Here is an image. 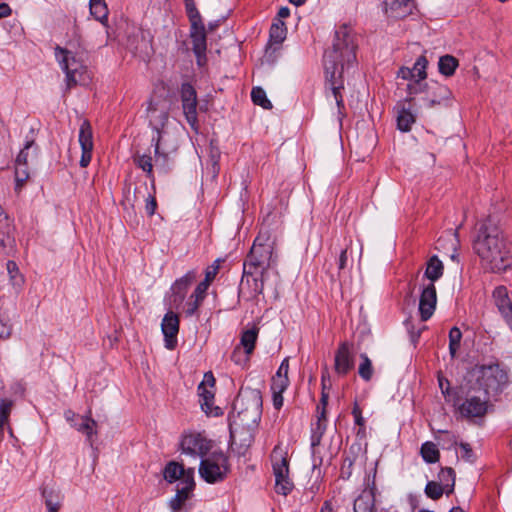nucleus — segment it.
<instances>
[{
    "mask_svg": "<svg viewBox=\"0 0 512 512\" xmlns=\"http://www.w3.org/2000/svg\"><path fill=\"white\" fill-rule=\"evenodd\" d=\"M191 471L192 480H194V468H187L185 469L183 464H180L176 461H170L166 464L164 471H163V477L164 479L169 482L173 483L177 480H179V483L177 485H183L184 481L186 479V476Z\"/></svg>",
    "mask_w": 512,
    "mask_h": 512,
    "instance_id": "21",
    "label": "nucleus"
},
{
    "mask_svg": "<svg viewBox=\"0 0 512 512\" xmlns=\"http://www.w3.org/2000/svg\"><path fill=\"white\" fill-rule=\"evenodd\" d=\"M397 76L404 80H416V75L413 74V70L408 67H401L397 73Z\"/></svg>",
    "mask_w": 512,
    "mask_h": 512,
    "instance_id": "61",
    "label": "nucleus"
},
{
    "mask_svg": "<svg viewBox=\"0 0 512 512\" xmlns=\"http://www.w3.org/2000/svg\"><path fill=\"white\" fill-rule=\"evenodd\" d=\"M29 178L27 166L15 164V191L19 193Z\"/></svg>",
    "mask_w": 512,
    "mask_h": 512,
    "instance_id": "41",
    "label": "nucleus"
},
{
    "mask_svg": "<svg viewBox=\"0 0 512 512\" xmlns=\"http://www.w3.org/2000/svg\"><path fill=\"white\" fill-rule=\"evenodd\" d=\"M288 372H289V359L285 358L281 362V364H280V366H279L275 376L288 377Z\"/></svg>",
    "mask_w": 512,
    "mask_h": 512,
    "instance_id": "62",
    "label": "nucleus"
},
{
    "mask_svg": "<svg viewBox=\"0 0 512 512\" xmlns=\"http://www.w3.org/2000/svg\"><path fill=\"white\" fill-rule=\"evenodd\" d=\"M361 363L358 368V374L364 381H370L373 376L372 362L366 354H361Z\"/></svg>",
    "mask_w": 512,
    "mask_h": 512,
    "instance_id": "38",
    "label": "nucleus"
},
{
    "mask_svg": "<svg viewBox=\"0 0 512 512\" xmlns=\"http://www.w3.org/2000/svg\"><path fill=\"white\" fill-rule=\"evenodd\" d=\"M446 493V489L435 481H429L425 487V494L432 500H438Z\"/></svg>",
    "mask_w": 512,
    "mask_h": 512,
    "instance_id": "43",
    "label": "nucleus"
},
{
    "mask_svg": "<svg viewBox=\"0 0 512 512\" xmlns=\"http://www.w3.org/2000/svg\"><path fill=\"white\" fill-rule=\"evenodd\" d=\"M55 57L66 74L68 87L76 85L81 80L82 70L84 69L82 63L76 59L71 51L60 46L55 48Z\"/></svg>",
    "mask_w": 512,
    "mask_h": 512,
    "instance_id": "11",
    "label": "nucleus"
},
{
    "mask_svg": "<svg viewBox=\"0 0 512 512\" xmlns=\"http://www.w3.org/2000/svg\"><path fill=\"white\" fill-rule=\"evenodd\" d=\"M179 323V317L173 311H168L162 320L161 329L164 335L165 347L169 350L175 349L177 345Z\"/></svg>",
    "mask_w": 512,
    "mask_h": 512,
    "instance_id": "17",
    "label": "nucleus"
},
{
    "mask_svg": "<svg viewBox=\"0 0 512 512\" xmlns=\"http://www.w3.org/2000/svg\"><path fill=\"white\" fill-rule=\"evenodd\" d=\"M13 408V401L9 399L0 400V429L3 430L8 425L9 416Z\"/></svg>",
    "mask_w": 512,
    "mask_h": 512,
    "instance_id": "40",
    "label": "nucleus"
},
{
    "mask_svg": "<svg viewBox=\"0 0 512 512\" xmlns=\"http://www.w3.org/2000/svg\"><path fill=\"white\" fill-rule=\"evenodd\" d=\"M91 15L102 24H106L108 21V8L106 3L104 4H91L90 5Z\"/></svg>",
    "mask_w": 512,
    "mask_h": 512,
    "instance_id": "44",
    "label": "nucleus"
},
{
    "mask_svg": "<svg viewBox=\"0 0 512 512\" xmlns=\"http://www.w3.org/2000/svg\"><path fill=\"white\" fill-rule=\"evenodd\" d=\"M498 310L505 318L506 322L512 326V302L510 301L506 305H503V307H500Z\"/></svg>",
    "mask_w": 512,
    "mask_h": 512,
    "instance_id": "60",
    "label": "nucleus"
},
{
    "mask_svg": "<svg viewBox=\"0 0 512 512\" xmlns=\"http://www.w3.org/2000/svg\"><path fill=\"white\" fill-rule=\"evenodd\" d=\"M290 384L288 377L273 376L271 381V391L273 406L276 410H280L283 406V393L286 391Z\"/></svg>",
    "mask_w": 512,
    "mask_h": 512,
    "instance_id": "25",
    "label": "nucleus"
},
{
    "mask_svg": "<svg viewBox=\"0 0 512 512\" xmlns=\"http://www.w3.org/2000/svg\"><path fill=\"white\" fill-rule=\"evenodd\" d=\"M229 472L228 457L221 451H212L200 461L199 474L207 483L223 481Z\"/></svg>",
    "mask_w": 512,
    "mask_h": 512,
    "instance_id": "8",
    "label": "nucleus"
},
{
    "mask_svg": "<svg viewBox=\"0 0 512 512\" xmlns=\"http://www.w3.org/2000/svg\"><path fill=\"white\" fill-rule=\"evenodd\" d=\"M444 271V266L442 261L436 256H432L426 266L425 276L431 281L430 283H434L440 277H442Z\"/></svg>",
    "mask_w": 512,
    "mask_h": 512,
    "instance_id": "27",
    "label": "nucleus"
},
{
    "mask_svg": "<svg viewBox=\"0 0 512 512\" xmlns=\"http://www.w3.org/2000/svg\"><path fill=\"white\" fill-rule=\"evenodd\" d=\"M257 337H258V328H256V327L247 329L242 333L239 347L240 346L243 347L247 356L252 354V352L255 348Z\"/></svg>",
    "mask_w": 512,
    "mask_h": 512,
    "instance_id": "29",
    "label": "nucleus"
},
{
    "mask_svg": "<svg viewBox=\"0 0 512 512\" xmlns=\"http://www.w3.org/2000/svg\"><path fill=\"white\" fill-rule=\"evenodd\" d=\"M462 339L461 330L454 326L449 331V352L452 357H455Z\"/></svg>",
    "mask_w": 512,
    "mask_h": 512,
    "instance_id": "39",
    "label": "nucleus"
},
{
    "mask_svg": "<svg viewBox=\"0 0 512 512\" xmlns=\"http://www.w3.org/2000/svg\"><path fill=\"white\" fill-rule=\"evenodd\" d=\"M326 376H328V373H323L322 374V393H321V398H320V408H326L327 404H328V399H329V394L326 392V384H325V381H326Z\"/></svg>",
    "mask_w": 512,
    "mask_h": 512,
    "instance_id": "59",
    "label": "nucleus"
},
{
    "mask_svg": "<svg viewBox=\"0 0 512 512\" xmlns=\"http://www.w3.org/2000/svg\"><path fill=\"white\" fill-rule=\"evenodd\" d=\"M274 246V239L267 232H260L244 261L241 286H250L253 296L263 292V273L276 261Z\"/></svg>",
    "mask_w": 512,
    "mask_h": 512,
    "instance_id": "3",
    "label": "nucleus"
},
{
    "mask_svg": "<svg viewBox=\"0 0 512 512\" xmlns=\"http://www.w3.org/2000/svg\"><path fill=\"white\" fill-rule=\"evenodd\" d=\"M436 439L445 448H450L457 445L456 435L446 430H439Z\"/></svg>",
    "mask_w": 512,
    "mask_h": 512,
    "instance_id": "46",
    "label": "nucleus"
},
{
    "mask_svg": "<svg viewBox=\"0 0 512 512\" xmlns=\"http://www.w3.org/2000/svg\"><path fill=\"white\" fill-rule=\"evenodd\" d=\"M429 89L431 90V95L425 98L429 108H432L436 105L449 104L452 97V92L447 86L434 83L433 85L429 86Z\"/></svg>",
    "mask_w": 512,
    "mask_h": 512,
    "instance_id": "22",
    "label": "nucleus"
},
{
    "mask_svg": "<svg viewBox=\"0 0 512 512\" xmlns=\"http://www.w3.org/2000/svg\"><path fill=\"white\" fill-rule=\"evenodd\" d=\"M355 365L352 345L348 342L339 344L335 352L334 369L339 376L347 375Z\"/></svg>",
    "mask_w": 512,
    "mask_h": 512,
    "instance_id": "15",
    "label": "nucleus"
},
{
    "mask_svg": "<svg viewBox=\"0 0 512 512\" xmlns=\"http://www.w3.org/2000/svg\"><path fill=\"white\" fill-rule=\"evenodd\" d=\"M211 284L206 283L205 281H201L195 288L194 292L191 294L192 298H197L199 300L204 301L206 297L207 290Z\"/></svg>",
    "mask_w": 512,
    "mask_h": 512,
    "instance_id": "55",
    "label": "nucleus"
},
{
    "mask_svg": "<svg viewBox=\"0 0 512 512\" xmlns=\"http://www.w3.org/2000/svg\"><path fill=\"white\" fill-rule=\"evenodd\" d=\"M202 302H203L202 300H199L197 298H192V295H191L189 297V299L187 300V302L183 306L185 315L187 317L193 316L197 312L198 308L201 306Z\"/></svg>",
    "mask_w": 512,
    "mask_h": 512,
    "instance_id": "50",
    "label": "nucleus"
},
{
    "mask_svg": "<svg viewBox=\"0 0 512 512\" xmlns=\"http://www.w3.org/2000/svg\"><path fill=\"white\" fill-rule=\"evenodd\" d=\"M213 441L208 439L204 434L198 432H189L182 436L180 441V449L183 454L190 455L194 458H206L212 450Z\"/></svg>",
    "mask_w": 512,
    "mask_h": 512,
    "instance_id": "10",
    "label": "nucleus"
},
{
    "mask_svg": "<svg viewBox=\"0 0 512 512\" xmlns=\"http://www.w3.org/2000/svg\"><path fill=\"white\" fill-rule=\"evenodd\" d=\"M262 415V396L259 391L240 392L233 403L230 418L238 425L251 427L258 424Z\"/></svg>",
    "mask_w": 512,
    "mask_h": 512,
    "instance_id": "4",
    "label": "nucleus"
},
{
    "mask_svg": "<svg viewBox=\"0 0 512 512\" xmlns=\"http://www.w3.org/2000/svg\"><path fill=\"white\" fill-rule=\"evenodd\" d=\"M438 66L441 74L445 76H452L458 67V60L454 56L444 55L440 57Z\"/></svg>",
    "mask_w": 512,
    "mask_h": 512,
    "instance_id": "33",
    "label": "nucleus"
},
{
    "mask_svg": "<svg viewBox=\"0 0 512 512\" xmlns=\"http://www.w3.org/2000/svg\"><path fill=\"white\" fill-rule=\"evenodd\" d=\"M48 512H58L62 505L61 491L55 485H44L41 489Z\"/></svg>",
    "mask_w": 512,
    "mask_h": 512,
    "instance_id": "24",
    "label": "nucleus"
},
{
    "mask_svg": "<svg viewBox=\"0 0 512 512\" xmlns=\"http://www.w3.org/2000/svg\"><path fill=\"white\" fill-rule=\"evenodd\" d=\"M79 422H75L72 426L78 431L86 435V440L90 446H93V436L97 435V422L90 415L81 416Z\"/></svg>",
    "mask_w": 512,
    "mask_h": 512,
    "instance_id": "26",
    "label": "nucleus"
},
{
    "mask_svg": "<svg viewBox=\"0 0 512 512\" xmlns=\"http://www.w3.org/2000/svg\"><path fill=\"white\" fill-rule=\"evenodd\" d=\"M147 118L149 127L153 130L152 145L154 146L155 157L166 159L167 154L161 152L162 139L169 120V111L164 103L150 100L147 107Z\"/></svg>",
    "mask_w": 512,
    "mask_h": 512,
    "instance_id": "6",
    "label": "nucleus"
},
{
    "mask_svg": "<svg viewBox=\"0 0 512 512\" xmlns=\"http://www.w3.org/2000/svg\"><path fill=\"white\" fill-rule=\"evenodd\" d=\"M412 0H385V12L389 17L400 19L411 14Z\"/></svg>",
    "mask_w": 512,
    "mask_h": 512,
    "instance_id": "23",
    "label": "nucleus"
},
{
    "mask_svg": "<svg viewBox=\"0 0 512 512\" xmlns=\"http://www.w3.org/2000/svg\"><path fill=\"white\" fill-rule=\"evenodd\" d=\"M189 37L192 43V50L200 51L207 49V32L201 16L189 18Z\"/></svg>",
    "mask_w": 512,
    "mask_h": 512,
    "instance_id": "19",
    "label": "nucleus"
},
{
    "mask_svg": "<svg viewBox=\"0 0 512 512\" xmlns=\"http://www.w3.org/2000/svg\"><path fill=\"white\" fill-rule=\"evenodd\" d=\"M196 56V62L199 66H204L207 62L206 51L207 49H201L200 51L192 50Z\"/></svg>",
    "mask_w": 512,
    "mask_h": 512,
    "instance_id": "63",
    "label": "nucleus"
},
{
    "mask_svg": "<svg viewBox=\"0 0 512 512\" xmlns=\"http://www.w3.org/2000/svg\"><path fill=\"white\" fill-rule=\"evenodd\" d=\"M415 122V116L409 109L402 108L397 116V127L403 132L410 131L412 124Z\"/></svg>",
    "mask_w": 512,
    "mask_h": 512,
    "instance_id": "36",
    "label": "nucleus"
},
{
    "mask_svg": "<svg viewBox=\"0 0 512 512\" xmlns=\"http://www.w3.org/2000/svg\"><path fill=\"white\" fill-rule=\"evenodd\" d=\"M493 299L498 309L510 302V299L508 297V291L504 286H499L495 288V290L493 291Z\"/></svg>",
    "mask_w": 512,
    "mask_h": 512,
    "instance_id": "48",
    "label": "nucleus"
},
{
    "mask_svg": "<svg viewBox=\"0 0 512 512\" xmlns=\"http://www.w3.org/2000/svg\"><path fill=\"white\" fill-rule=\"evenodd\" d=\"M476 381L481 392L489 397L500 394L508 384V374L498 363L482 365L475 369Z\"/></svg>",
    "mask_w": 512,
    "mask_h": 512,
    "instance_id": "5",
    "label": "nucleus"
},
{
    "mask_svg": "<svg viewBox=\"0 0 512 512\" xmlns=\"http://www.w3.org/2000/svg\"><path fill=\"white\" fill-rule=\"evenodd\" d=\"M34 145V141L33 140H29L25 143V146L23 149H21V151L19 152V154L17 155V158H16V161H15V164L17 165H22V166H27V163H28V151L29 149Z\"/></svg>",
    "mask_w": 512,
    "mask_h": 512,
    "instance_id": "53",
    "label": "nucleus"
},
{
    "mask_svg": "<svg viewBox=\"0 0 512 512\" xmlns=\"http://www.w3.org/2000/svg\"><path fill=\"white\" fill-rule=\"evenodd\" d=\"M427 86V84H425ZM424 84L419 80H414L407 85V91L410 96L416 95L423 91Z\"/></svg>",
    "mask_w": 512,
    "mask_h": 512,
    "instance_id": "58",
    "label": "nucleus"
},
{
    "mask_svg": "<svg viewBox=\"0 0 512 512\" xmlns=\"http://www.w3.org/2000/svg\"><path fill=\"white\" fill-rule=\"evenodd\" d=\"M184 4H185V10H186L188 19L193 18V17L195 18L197 16H201L200 12L198 11V9L196 7L194 0H184Z\"/></svg>",
    "mask_w": 512,
    "mask_h": 512,
    "instance_id": "56",
    "label": "nucleus"
},
{
    "mask_svg": "<svg viewBox=\"0 0 512 512\" xmlns=\"http://www.w3.org/2000/svg\"><path fill=\"white\" fill-rule=\"evenodd\" d=\"M157 208V201L154 195L148 194L146 198L145 210L148 216H153Z\"/></svg>",
    "mask_w": 512,
    "mask_h": 512,
    "instance_id": "57",
    "label": "nucleus"
},
{
    "mask_svg": "<svg viewBox=\"0 0 512 512\" xmlns=\"http://www.w3.org/2000/svg\"><path fill=\"white\" fill-rule=\"evenodd\" d=\"M79 143L82 150L80 166L87 167L91 162L94 147L92 127L88 120H83L80 125Z\"/></svg>",
    "mask_w": 512,
    "mask_h": 512,
    "instance_id": "16",
    "label": "nucleus"
},
{
    "mask_svg": "<svg viewBox=\"0 0 512 512\" xmlns=\"http://www.w3.org/2000/svg\"><path fill=\"white\" fill-rule=\"evenodd\" d=\"M134 163L144 172H146L147 178L151 181L152 187L154 188L155 177L153 173L152 157L150 155H137L134 157Z\"/></svg>",
    "mask_w": 512,
    "mask_h": 512,
    "instance_id": "30",
    "label": "nucleus"
},
{
    "mask_svg": "<svg viewBox=\"0 0 512 512\" xmlns=\"http://www.w3.org/2000/svg\"><path fill=\"white\" fill-rule=\"evenodd\" d=\"M220 263H221V260L216 259L212 265H210L206 268L205 278L203 281H205L206 283H209V284H211L214 281V279L220 269Z\"/></svg>",
    "mask_w": 512,
    "mask_h": 512,
    "instance_id": "52",
    "label": "nucleus"
},
{
    "mask_svg": "<svg viewBox=\"0 0 512 512\" xmlns=\"http://www.w3.org/2000/svg\"><path fill=\"white\" fill-rule=\"evenodd\" d=\"M354 464V459L350 457H346L343 460L341 469H340V477L344 480H348L352 475V468Z\"/></svg>",
    "mask_w": 512,
    "mask_h": 512,
    "instance_id": "54",
    "label": "nucleus"
},
{
    "mask_svg": "<svg viewBox=\"0 0 512 512\" xmlns=\"http://www.w3.org/2000/svg\"><path fill=\"white\" fill-rule=\"evenodd\" d=\"M287 35V27L283 20L275 19L270 28V41L281 44Z\"/></svg>",
    "mask_w": 512,
    "mask_h": 512,
    "instance_id": "32",
    "label": "nucleus"
},
{
    "mask_svg": "<svg viewBox=\"0 0 512 512\" xmlns=\"http://www.w3.org/2000/svg\"><path fill=\"white\" fill-rule=\"evenodd\" d=\"M474 250L484 268L491 272H502L512 265V244L491 220L480 226Z\"/></svg>",
    "mask_w": 512,
    "mask_h": 512,
    "instance_id": "2",
    "label": "nucleus"
},
{
    "mask_svg": "<svg viewBox=\"0 0 512 512\" xmlns=\"http://www.w3.org/2000/svg\"><path fill=\"white\" fill-rule=\"evenodd\" d=\"M490 406V397L481 391H469L458 410L462 417L467 419L484 417Z\"/></svg>",
    "mask_w": 512,
    "mask_h": 512,
    "instance_id": "9",
    "label": "nucleus"
},
{
    "mask_svg": "<svg viewBox=\"0 0 512 512\" xmlns=\"http://www.w3.org/2000/svg\"><path fill=\"white\" fill-rule=\"evenodd\" d=\"M357 44L352 30L347 25L340 26L336 31L332 47L323 56L326 80L330 85L339 112L344 108L341 90L344 89L343 72L356 61Z\"/></svg>",
    "mask_w": 512,
    "mask_h": 512,
    "instance_id": "1",
    "label": "nucleus"
},
{
    "mask_svg": "<svg viewBox=\"0 0 512 512\" xmlns=\"http://www.w3.org/2000/svg\"><path fill=\"white\" fill-rule=\"evenodd\" d=\"M6 268H7L8 274L10 276V279L12 281V284L14 286H21L23 283V278L19 274V269H18L17 264L14 261L9 260L6 264Z\"/></svg>",
    "mask_w": 512,
    "mask_h": 512,
    "instance_id": "49",
    "label": "nucleus"
},
{
    "mask_svg": "<svg viewBox=\"0 0 512 512\" xmlns=\"http://www.w3.org/2000/svg\"><path fill=\"white\" fill-rule=\"evenodd\" d=\"M13 227L9 220V217L5 214L2 207L0 206V245L5 247L6 240L9 239Z\"/></svg>",
    "mask_w": 512,
    "mask_h": 512,
    "instance_id": "35",
    "label": "nucleus"
},
{
    "mask_svg": "<svg viewBox=\"0 0 512 512\" xmlns=\"http://www.w3.org/2000/svg\"><path fill=\"white\" fill-rule=\"evenodd\" d=\"M460 448L463 451L462 457L466 460H471L473 451L468 443H460Z\"/></svg>",
    "mask_w": 512,
    "mask_h": 512,
    "instance_id": "64",
    "label": "nucleus"
},
{
    "mask_svg": "<svg viewBox=\"0 0 512 512\" xmlns=\"http://www.w3.org/2000/svg\"><path fill=\"white\" fill-rule=\"evenodd\" d=\"M374 496L370 491H363L354 501V512H373Z\"/></svg>",
    "mask_w": 512,
    "mask_h": 512,
    "instance_id": "28",
    "label": "nucleus"
},
{
    "mask_svg": "<svg viewBox=\"0 0 512 512\" xmlns=\"http://www.w3.org/2000/svg\"><path fill=\"white\" fill-rule=\"evenodd\" d=\"M423 460L427 463H436L439 461L440 453L437 449L436 444L433 442H425L421 446L420 450Z\"/></svg>",
    "mask_w": 512,
    "mask_h": 512,
    "instance_id": "34",
    "label": "nucleus"
},
{
    "mask_svg": "<svg viewBox=\"0 0 512 512\" xmlns=\"http://www.w3.org/2000/svg\"><path fill=\"white\" fill-rule=\"evenodd\" d=\"M270 457L275 476V491L278 494L287 496L294 488V484L289 477L287 450L279 443L273 448Z\"/></svg>",
    "mask_w": 512,
    "mask_h": 512,
    "instance_id": "7",
    "label": "nucleus"
},
{
    "mask_svg": "<svg viewBox=\"0 0 512 512\" xmlns=\"http://www.w3.org/2000/svg\"><path fill=\"white\" fill-rule=\"evenodd\" d=\"M197 392L201 409L207 416L217 417L222 414L221 408L214 406L215 378L212 372L204 374L203 381L198 385Z\"/></svg>",
    "mask_w": 512,
    "mask_h": 512,
    "instance_id": "12",
    "label": "nucleus"
},
{
    "mask_svg": "<svg viewBox=\"0 0 512 512\" xmlns=\"http://www.w3.org/2000/svg\"><path fill=\"white\" fill-rule=\"evenodd\" d=\"M140 37L141 43L134 48V53L138 54L142 58L150 57V55L153 53L151 45L152 40L147 38L143 32L141 33Z\"/></svg>",
    "mask_w": 512,
    "mask_h": 512,
    "instance_id": "42",
    "label": "nucleus"
},
{
    "mask_svg": "<svg viewBox=\"0 0 512 512\" xmlns=\"http://www.w3.org/2000/svg\"><path fill=\"white\" fill-rule=\"evenodd\" d=\"M251 99L255 105L264 109H271L272 103L266 96V92L261 87H253L251 91Z\"/></svg>",
    "mask_w": 512,
    "mask_h": 512,
    "instance_id": "37",
    "label": "nucleus"
},
{
    "mask_svg": "<svg viewBox=\"0 0 512 512\" xmlns=\"http://www.w3.org/2000/svg\"><path fill=\"white\" fill-rule=\"evenodd\" d=\"M352 415L354 417L355 424L360 427L357 433L359 435L361 432L365 431V419L362 416V410L357 402L353 405Z\"/></svg>",
    "mask_w": 512,
    "mask_h": 512,
    "instance_id": "51",
    "label": "nucleus"
},
{
    "mask_svg": "<svg viewBox=\"0 0 512 512\" xmlns=\"http://www.w3.org/2000/svg\"><path fill=\"white\" fill-rule=\"evenodd\" d=\"M428 61L425 56H420L417 58L414 66L411 68L413 70V74L416 75V80L422 81L427 77L426 67Z\"/></svg>",
    "mask_w": 512,
    "mask_h": 512,
    "instance_id": "45",
    "label": "nucleus"
},
{
    "mask_svg": "<svg viewBox=\"0 0 512 512\" xmlns=\"http://www.w3.org/2000/svg\"><path fill=\"white\" fill-rule=\"evenodd\" d=\"M197 273L195 270L188 271L184 276L177 279L171 286L170 306L179 309L183 305L188 289L195 281Z\"/></svg>",
    "mask_w": 512,
    "mask_h": 512,
    "instance_id": "14",
    "label": "nucleus"
},
{
    "mask_svg": "<svg viewBox=\"0 0 512 512\" xmlns=\"http://www.w3.org/2000/svg\"><path fill=\"white\" fill-rule=\"evenodd\" d=\"M327 423L316 422L312 428L311 445L312 447L318 446L326 431Z\"/></svg>",
    "mask_w": 512,
    "mask_h": 512,
    "instance_id": "47",
    "label": "nucleus"
},
{
    "mask_svg": "<svg viewBox=\"0 0 512 512\" xmlns=\"http://www.w3.org/2000/svg\"><path fill=\"white\" fill-rule=\"evenodd\" d=\"M195 487V482L192 480L191 471L186 476L183 485H177L176 495L170 500V508L173 512H179L185 502L190 498V494Z\"/></svg>",
    "mask_w": 512,
    "mask_h": 512,
    "instance_id": "20",
    "label": "nucleus"
},
{
    "mask_svg": "<svg viewBox=\"0 0 512 512\" xmlns=\"http://www.w3.org/2000/svg\"><path fill=\"white\" fill-rule=\"evenodd\" d=\"M439 484L446 489V494H450L454 491L455 486V472L452 468H442L438 474Z\"/></svg>",
    "mask_w": 512,
    "mask_h": 512,
    "instance_id": "31",
    "label": "nucleus"
},
{
    "mask_svg": "<svg viewBox=\"0 0 512 512\" xmlns=\"http://www.w3.org/2000/svg\"><path fill=\"white\" fill-rule=\"evenodd\" d=\"M180 99L183 114L188 124L193 130L198 129V99L195 88L188 82L183 83L180 87Z\"/></svg>",
    "mask_w": 512,
    "mask_h": 512,
    "instance_id": "13",
    "label": "nucleus"
},
{
    "mask_svg": "<svg viewBox=\"0 0 512 512\" xmlns=\"http://www.w3.org/2000/svg\"><path fill=\"white\" fill-rule=\"evenodd\" d=\"M437 303L436 287L434 283L426 285L420 295L419 313L422 321H427L433 315Z\"/></svg>",
    "mask_w": 512,
    "mask_h": 512,
    "instance_id": "18",
    "label": "nucleus"
}]
</instances>
